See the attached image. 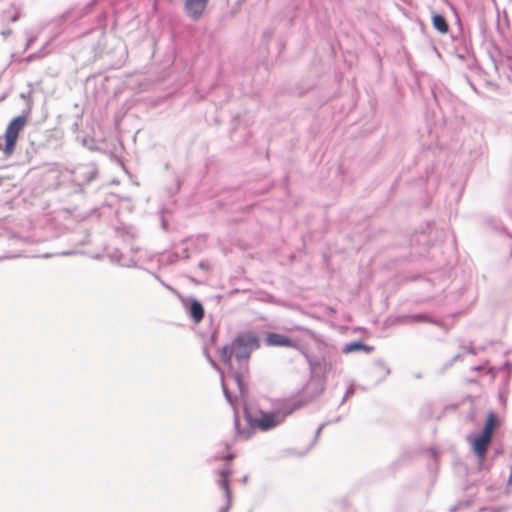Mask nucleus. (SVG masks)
Segmentation results:
<instances>
[{
  "label": "nucleus",
  "mask_w": 512,
  "mask_h": 512,
  "mask_svg": "<svg viewBox=\"0 0 512 512\" xmlns=\"http://www.w3.org/2000/svg\"><path fill=\"white\" fill-rule=\"evenodd\" d=\"M258 347V340L252 334H245L232 343L230 347L220 350L222 361L228 366L229 376H222V388L227 401L233 405L232 387H236L239 395H244L242 375L246 372V360L252 350Z\"/></svg>",
  "instance_id": "f257e3e1"
},
{
  "label": "nucleus",
  "mask_w": 512,
  "mask_h": 512,
  "mask_svg": "<svg viewBox=\"0 0 512 512\" xmlns=\"http://www.w3.org/2000/svg\"><path fill=\"white\" fill-rule=\"evenodd\" d=\"M29 115V111H24L21 115L12 119L8 128H23L28 123Z\"/></svg>",
  "instance_id": "6e6552de"
},
{
  "label": "nucleus",
  "mask_w": 512,
  "mask_h": 512,
  "mask_svg": "<svg viewBox=\"0 0 512 512\" xmlns=\"http://www.w3.org/2000/svg\"><path fill=\"white\" fill-rule=\"evenodd\" d=\"M266 342L269 346H292L293 342L284 335L278 333H269L266 336Z\"/></svg>",
  "instance_id": "423d86ee"
},
{
  "label": "nucleus",
  "mask_w": 512,
  "mask_h": 512,
  "mask_svg": "<svg viewBox=\"0 0 512 512\" xmlns=\"http://www.w3.org/2000/svg\"><path fill=\"white\" fill-rule=\"evenodd\" d=\"M284 420V416L280 413H263L256 417L248 416V421L252 427L261 430H269L276 427Z\"/></svg>",
  "instance_id": "7ed1b4c3"
},
{
  "label": "nucleus",
  "mask_w": 512,
  "mask_h": 512,
  "mask_svg": "<svg viewBox=\"0 0 512 512\" xmlns=\"http://www.w3.org/2000/svg\"><path fill=\"white\" fill-rule=\"evenodd\" d=\"M432 24L434 28L441 34H446L449 31V24L444 16L434 13L432 15Z\"/></svg>",
  "instance_id": "0eeeda50"
},
{
  "label": "nucleus",
  "mask_w": 512,
  "mask_h": 512,
  "mask_svg": "<svg viewBox=\"0 0 512 512\" xmlns=\"http://www.w3.org/2000/svg\"><path fill=\"white\" fill-rule=\"evenodd\" d=\"M221 476H222L221 486L225 490L226 495L229 496V493H230L229 489H228V476H229V472L223 471L221 473Z\"/></svg>",
  "instance_id": "9d476101"
},
{
  "label": "nucleus",
  "mask_w": 512,
  "mask_h": 512,
  "mask_svg": "<svg viewBox=\"0 0 512 512\" xmlns=\"http://www.w3.org/2000/svg\"><path fill=\"white\" fill-rule=\"evenodd\" d=\"M83 145L89 149H97L98 148L97 144H95L94 142H91V141H87L86 139L83 140Z\"/></svg>",
  "instance_id": "f8f14e48"
},
{
  "label": "nucleus",
  "mask_w": 512,
  "mask_h": 512,
  "mask_svg": "<svg viewBox=\"0 0 512 512\" xmlns=\"http://www.w3.org/2000/svg\"><path fill=\"white\" fill-rule=\"evenodd\" d=\"M496 425V418L493 413L488 415L487 421L481 433L475 436H470L469 441L472 445L474 452L478 455L479 458H483L485 456L487 447L491 441L493 430Z\"/></svg>",
  "instance_id": "f03ea898"
},
{
  "label": "nucleus",
  "mask_w": 512,
  "mask_h": 512,
  "mask_svg": "<svg viewBox=\"0 0 512 512\" xmlns=\"http://www.w3.org/2000/svg\"><path fill=\"white\" fill-rule=\"evenodd\" d=\"M190 315L191 317L196 321V322H199L202 320L203 316H204V310H203V307L202 305L197 302V301H193L191 303V306H190Z\"/></svg>",
  "instance_id": "1a4fd4ad"
},
{
  "label": "nucleus",
  "mask_w": 512,
  "mask_h": 512,
  "mask_svg": "<svg viewBox=\"0 0 512 512\" xmlns=\"http://www.w3.org/2000/svg\"><path fill=\"white\" fill-rule=\"evenodd\" d=\"M363 347V345L359 342H353L350 344H347L344 348V352L348 353L351 351L359 350Z\"/></svg>",
  "instance_id": "9b49d317"
},
{
  "label": "nucleus",
  "mask_w": 512,
  "mask_h": 512,
  "mask_svg": "<svg viewBox=\"0 0 512 512\" xmlns=\"http://www.w3.org/2000/svg\"><path fill=\"white\" fill-rule=\"evenodd\" d=\"M17 139L18 130H6L4 136L0 137V149H3L6 155H10Z\"/></svg>",
  "instance_id": "39448f33"
},
{
  "label": "nucleus",
  "mask_w": 512,
  "mask_h": 512,
  "mask_svg": "<svg viewBox=\"0 0 512 512\" xmlns=\"http://www.w3.org/2000/svg\"><path fill=\"white\" fill-rule=\"evenodd\" d=\"M242 436H243L244 438H247V437H249V434H243Z\"/></svg>",
  "instance_id": "ddd939ff"
},
{
  "label": "nucleus",
  "mask_w": 512,
  "mask_h": 512,
  "mask_svg": "<svg viewBox=\"0 0 512 512\" xmlns=\"http://www.w3.org/2000/svg\"><path fill=\"white\" fill-rule=\"evenodd\" d=\"M209 0H185L186 14L194 20H198L204 14Z\"/></svg>",
  "instance_id": "20e7f679"
}]
</instances>
